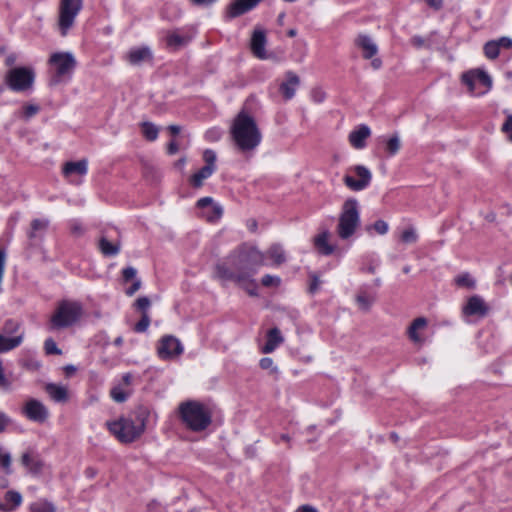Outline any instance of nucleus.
Listing matches in <instances>:
<instances>
[{
  "label": "nucleus",
  "instance_id": "obj_1",
  "mask_svg": "<svg viewBox=\"0 0 512 512\" xmlns=\"http://www.w3.org/2000/svg\"><path fill=\"white\" fill-rule=\"evenodd\" d=\"M264 265V255L254 247L243 245L226 262L215 266V277L235 283L252 284V277Z\"/></svg>",
  "mask_w": 512,
  "mask_h": 512
},
{
  "label": "nucleus",
  "instance_id": "obj_2",
  "mask_svg": "<svg viewBox=\"0 0 512 512\" xmlns=\"http://www.w3.org/2000/svg\"><path fill=\"white\" fill-rule=\"evenodd\" d=\"M230 136L235 148L243 154L253 152L262 139L255 119L244 110L240 111L233 119Z\"/></svg>",
  "mask_w": 512,
  "mask_h": 512
},
{
  "label": "nucleus",
  "instance_id": "obj_3",
  "mask_svg": "<svg viewBox=\"0 0 512 512\" xmlns=\"http://www.w3.org/2000/svg\"><path fill=\"white\" fill-rule=\"evenodd\" d=\"M179 413L186 426L195 432L205 430L211 424V413L198 401H186L179 405Z\"/></svg>",
  "mask_w": 512,
  "mask_h": 512
},
{
  "label": "nucleus",
  "instance_id": "obj_4",
  "mask_svg": "<svg viewBox=\"0 0 512 512\" xmlns=\"http://www.w3.org/2000/svg\"><path fill=\"white\" fill-rule=\"evenodd\" d=\"M83 308L79 302L62 300L50 318L49 328L58 330L69 327L82 316Z\"/></svg>",
  "mask_w": 512,
  "mask_h": 512
},
{
  "label": "nucleus",
  "instance_id": "obj_5",
  "mask_svg": "<svg viewBox=\"0 0 512 512\" xmlns=\"http://www.w3.org/2000/svg\"><path fill=\"white\" fill-rule=\"evenodd\" d=\"M35 79L34 70L30 67H14L4 77L5 85L15 92H23L32 88Z\"/></svg>",
  "mask_w": 512,
  "mask_h": 512
},
{
  "label": "nucleus",
  "instance_id": "obj_6",
  "mask_svg": "<svg viewBox=\"0 0 512 512\" xmlns=\"http://www.w3.org/2000/svg\"><path fill=\"white\" fill-rule=\"evenodd\" d=\"M107 427L122 443H132L142 435L141 429L137 428L131 418L120 417L116 421L107 422Z\"/></svg>",
  "mask_w": 512,
  "mask_h": 512
},
{
  "label": "nucleus",
  "instance_id": "obj_7",
  "mask_svg": "<svg viewBox=\"0 0 512 512\" xmlns=\"http://www.w3.org/2000/svg\"><path fill=\"white\" fill-rule=\"evenodd\" d=\"M83 0H61L59 5L58 26L62 36L73 26L74 20L82 9Z\"/></svg>",
  "mask_w": 512,
  "mask_h": 512
},
{
  "label": "nucleus",
  "instance_id": "obj_8",
  "mask_svg": "<svg viewBox=\"0 0 512 512\" xmlns=\"http://www.w3.org/2000/svg\"><path fill=\"white\" fill-rule=\"evenodd\" d=\"M49 63L55 67V76L51 80L52 84H58L62 77H70L76 67V60L69 52L52 54Z\"/></svg>",
  "mask_w": 512,
  "mask_h": 512
},
{
  "label": "nucleus",
  "instance_id": "obj_9",
  "mask_svg": "<svg viewBox=\"0 0 512 512\" xmlns=\"http://www.w3.org/2000/svg\"><path fill=\"white\" fill-rule=\"evenodd\" d=\"M349 172L357 177L356 179L349 173L344 176L343 181L349 189L361 191L368 187L372 179V174L368 168L363 165H355L349 169Z\"/></svg>",
  "mask_w": 512,
  "mask_h": 512
},
{
  "label": "nucleus",
  "instance_id": "obj_10",
  "mask_svg": "<svg viewBox=\"0 0 512 512\" xmlns=\"http://www.w3.org/2000/svg\"><path fill=\"white\" fill-rule=\"evenodd\" d=\"M461 81L464 85L468 87V91L470 94H475V83L478 81L481 85L485 87V90L479 92L478 95H483L488 92L492 87V79L488 75L486 71L480 68L471 69L469 71L464 72L461 75Z\"/></svg>",
  "mask_w": 512,
  "mask_h": 512
},
{
  "label": "nucleus",
  "instance_id": "obj_11",
  "mask_svg": "<svg viewBox=\"0 0 512 512\" xmlns=\"http://www.w3.org/2000/svg\"><path fill=\"white\" fill-rule=\"evenodd\" d=\"M183 353V346L179 339L172 335L163 336L157 346V354L162 360L178 358Z\"/></svg>",
  "mask_w": 512,
  "mask_h": 512
},
{
  "label": "nucleus",
  "instance_id": "obj_12",
  "mask_svg": "<svg viewBox=\"0 0 512 512\" xmlns=\"http://www.w3.org/2000/svg\"><path fill=\"white\" fill-rule=\"evenodd\" d=\"M354 44L362 51V57L364 59H372L371 66L377 70L382 66V61L380 58H374V56L378 53V47L372 40V38L365 34H359L355 40Z\"/></svg>",
  "mask_w": 512,
  "mask_h": 512
},
{
  "label": "nucleus",
  "instance_id": "obj_13",
  "mask_svg": "<svg viewBox=\"0 0 512 512\" xmlns=\"http://www.w3.org/2000/svg\"><path fill=\"white\" fill-rule=\"evenodd\" d=\"M197 206L201 209L202 216L208 222L219 221L223 214L222 207L219 204L214 203L211 197L201 198L198 200Z\"/></svg>",
  "mask_w": 512,
  "mask_h": 512
},
{
  "label": "nucleus",
  "instance_id": "obj_14",
  "mask_svg": "<svg viewBox=\"0 0 512 512\" xmlns=\"http://www.w3.org/2000/svg\"><path fill=\"white\" fill-rule=\"evenodd\" d=\"M266 44V31L260 26L255 27L250 40V49L252 54L259 59H265L267 57L265 50Z\"/></svg>",
  "mask_w": 512,
  "mask_h": 512
},
{
  "label": "nucleus",
  "instance_id": "obj_15",
  "mask_svg": "<svg viewBox=\"0 0 512 512\" xmlns=\"http://www.w3.org/2000/svg\"><path fill=\"white\" fill-rule=\"evenodd\" d=\"M262 0H233L225 11L228 19L239 17L255 8Z\"/></svg>",
  "mask_w": 512,
  "mask_h": 512
},
{
  "label": "nucleus",
  "instance_id": "obj_16",
  "mask_svg": "<svg viewBox=\"0 0 512 512\" xmlns=\"http://www.w3.org/2000/svg\"><path fill=\"white\" fill-rule=\"evenodd\" d=\"M24 413L27 418L39 423L45 422L48 418V410L36 399H30L26 402Z\"/></svg>",
  "mask_w": 512,
  "mask_h": 512
},
{
  "label": "nucleus",
  "instance_id": "obj_17",
  "mask_svg": "<svg viewBox=\"0 0 512 512\" xmlns=\"http://www.w3.org/2000/svg\"><path fill=\"white\" fill-rule=\"evenodd\" d=\"M489 307L486 305L484 300L477 296H471L467 304L463 307L462 312L466 316L476 315L478 317H484L487 315Z\"/></svg>",
  "mask_w": 512,
  "mask_h": 512
},
{
  "label": "nucleus",
  "instance_id": "obj_18",
  "mask_svg": "<svg viewBox=\"0 0 512 512\" xmlns=\"http://www.w3.org/2000/svg\"><path fill=\"white\" fill-rule=\"evenodd\" d=\"M358 220V203L355 199H349L343 205L339 224H357Z\"/></svg>",
  "mask_w": 512,
  "mask_h": 512
},
{
  "label": "nucleus",
  "instance_id": "obj_19",
  "mask_svg": "<svg viewBox=\"0 0 512 512\" xmlns=\"http://www.w3.org/2000/svg\"><path fill=\"white\" fill-rule=\"evenodd\" d=\"M286 80L280 84L279 90L286 100L294 97L296 88L300 84V78L292 71L285 74Z\"/></svg>",
  "mask_w": 512,
  "mask_h": 512
},
{
  "label": "nucleus",
  "instance_id": "obj_20",
  "mask_svg": "<svg viewBox=\"0 0 512 512\" xmlns=\"http://www.w3.org/2000/svg\"><path fill=\"white\" fill-rule=\"evenodd\" d=\"M370 135V128L365 124H361L349 134V142L354 148L363 149Z\"/></svg>",
  "mask_w": 512,
  "mask_h": 512
},
{
  "label": "nucleus",
  "instance_id": "obj_21",
  "mask_svg": "<svg viewBox=\"0 0 512 512\" xmlns=\"http://www.w3.org/2000/svg\"><path fill=\"white\" fill-rule=\"evenodd\" d=\"M330 238L328 231H323L314 238V246L319 254L328 256L334 252L335 246L329 242Z\"/></svg>",
  "mask_w": 512,
  "mask_h": 512
},
{
  "label": "nucleus",
  "instance_id": "obj_22",
  "mask_svg": "<svg viewBox=\"0 0 512 512\" xmlns=\"http://www.w3.org/2000/svg\"><path fill=\"white\" fill-rule=\"evenodd\" d=\"M21 463L33 475H39L44 467V462L30 452H25L21 457Z\"/></svg>",
  "mask_w": 512,
  "mask_h": 512
},
{
  "label": "nucleus",
  "instance_id": "obj_23",
  "mask_svg": "<svg viewBox=\"0 0 512 512\" xmlns=\"http://www.w3.org/2000/svg\"><path fill=\"white\" fill-rule=\"evenodd\" d=\"M283 342L284 338L281 335L280 330L277 327H274L267 332V341L261 348V351L265 354L271 353Z\"/></svg>",
  "mask_w": 512,
  "mask_h": 512
},
{
  "label": "nucleus",
  "instance_id": "obj_24",
  "mask_svg": "<svg viewBox=\"0 0 512 512\" xmlns=\"http://www.w3.org/2000/svg\"><path fill=\"white\" fill-rule=\"evenodd\" d=\"M126 59L132 65H140L143 62L151 61L152 53L148 47H139L131 49L126 56Z\"/></svg>",
  "mask_w": 512,
  "mask_h": 512
},
{
  "label": "nucleus",
  "instance_id": "obj_25",
  "mask_svg": "<svg viewBox=\"0 0 512 512\" xmlns=\"http://www.w3.org/2000/svg\"><path fill=\"white\" fill-rule=\"evenodd\" d=\"M428 321L425 317H418L412 321L407 329L409 339L414 343H422L423 339L420 337L418 331L427 327Z\"/></svg>",
  "mask_w": 512,
  "mask_h": 512
},
{
  "label": "nucleus",
  "instance_id": "obj_26",
  "mask_svg": "<svg viewBox=\"0 0 512 512\" xmlns=\"http://www.w3.org/2000/svg\"><path fill=\"white\" fill-rule=\"evenodd\" d=\"M87 173V160L77 162H66L63 166V174L68 177L72 174L85 175Z\"/></svg>",
  "mask_w": 512,
  "mask_h": 512
},
{
  "label": "nucleus",
  "instance_id": "obj_27",
  "mask_svg": "<svg viewBox=\"0 0 512 512\" xmlns=\"http://www.w3.org/2000/svg\"><path fill=\"white\" fill-rule=\"evenodd\" d=\"M109 232L103 231L99 241V248L105 256L116 255L119 251V245L117 243H111L108 240Z\"/></svg>",
  "mask_w": 512,
  "mask_h": 512
},
{
  "label": "nucleus",
  "instance_id": "obj_28",
  "mask_svg": "<svg viewBox=\"0 0 512 512\" xmlns=\"http://www.w3.org/2000/svg\"><path fill=\"white\" fill-rule=\"evenodd\" d=\"M46 392L56 402H65L68 399L67 389L53 383H49L45 387Z\"/></svg>",
  "mask_w": 512,
  "mask_h": 512
},
{
  "label": "nucleus",
  "instance_id": "obj_29",
  "mask_svg": "<svg viewBox=\"0 0 512 512\" xmlns=\"http://www.w3.org/2000/svg\"><path fill=\"white\" fill-rule=\"evenodd\" d=\"M214 171L213 167L203 166L197 173L190 177L189 182L194 188H200L203 186L204 180L209 178Z\"/></svg>",
  "mask_w": 512,
  "mask_h": 512
},
{
  "label": "nucleus",
  "instance_id": "obj_30",
  "mask_svg": "<svg viewBox=\"0 0 512 512\" xmlns=\"http://www.w3.org/2000/svg\"><path fill=\"white\" fill-rule=\"evenodd\" d=\"M5 500L6 502L11 503L12 505L8 506L5 503H0V511L10 512L21 504L22 497L20 493L11 490L5 494Z\"/></svg>",
  "mask_w": 512,
  "mask_h": 512
},
{
  "label": "nucleus",
  "instance_id": "obj_31",
  "mask_svg": "<svg viewBox=\"0 0 512 512\" xmlns=\"http://www.w3.org/2000/svg\"><path fill=\"white\" fill-rule=\"evenodd\" d=\"M134 415H135L134 422H135L137 428L141 429V433H143L145 430V427H146V422L150 415V411L145 406H138L136 408V410L134 411Z\"/></svg>",
  "mask_w": 512,
  "mask_h": 512
},
{
  "label": "nucleus",
  "instance_id": "obj_32",
  "mask_svg": "<svg viewBox=\"0 0 512 512\" xmlns=\"http://www.w3.org/2000/svg\"><path fill=\"white\" fill-rule=\"evenodd\" d=\"M23 336L19 335L13 338H8L0 334V353L10 351L21 344Z\"/></svg>",
  "mask_w": 512,
  "mask_h": 512
},
{
  "label": "nucleus",
  "instance_id": "obj_33",
  "mask_svg": "<svg viewBox=\"0 0 512 512\" xmlns=\"http://www.w3.org/2000/svg\"><path fill=\"white\" fill-rule=\"evenodd\" d=\"M267 254L276 265H281L286 261L284 250L279 244L272 245Z\"/></svg>",
  "mask_w": 512,
  "mask_h": 512
},
{
  "label": "nucleus",
  "instance_id": "obj_34",
  "mask_svg": "<svg viewBox=\"0 0 512 512\" xmlns=\"http://www.w3.org/2000/svg\"><path fill=\"white\" fill-rule=\"evenodd\" d=\"M141 131L148 141H154L158 137L159 129L151 122L141 123Z\"/></svg>",
  "mask_w": 512,
  "mask_h": 512
},
{
  "label": "nucleus",
  "instance_id": "obj_35",
  "mask_svg": "<svg viewBox=\"0 0 512 512\" xmlns=\"http://www.w3.org/2000/svg\"><path fill=\"white\" fill-rule=\"evenodd\" d=\"M454 281L458 287H464L467 289H473L475 287V280L470 276L469 273L458 275Z\"/></svg>",
  "mask_w": 512,
  "mask_h": 512
},
{
  "label": "nucleus",
  "instance_id": "obj_36",
  "mask_svg": "<svg viewBox=\"0 0 512 512\" xmlns=\"http://www.w3.org/2000/svg\"><path fill=\"white\" fill-rule=\"evenodd\" d=\"M31 512H56L55 506L46 500L33 503L30 506Z\"/></svg>",
  "mask_w": 512,
  "mask_h": 512
},
{
  "label": "nucleus",
  "instance_id": "obj_37",
  "mask_svg": "<svg viewBox=\"0 0 512 512\" xmlns=\"http://www.w3.org/2000/svg\"><path fill=\"white\" fill-rule=\"evenodd\" d=\"M356 301L361 310L369 311L374 302V297L368 296L365 292H361L356 296Z\"/></svg>",
  "mask_w": 512,
  "mask_h": 512
},
{
  "label": "nucleus",
  "instance_id": "obj_38",
  "mask_svg": "<svg viewBox=\"0 0 512 512\" xmlns=\"http://www.w3.org/2000/svg\"><path fill=\"white\" fill-rule=\"evenodd\" d=\"M500 48L495 40L488 41L484 45V54L489 59H496L499 56Z\"/></svg>",
  "mask_w": 512,
  "mask_h": 512
},
{
  "label": "nucleus",
  "instance_id": "obj_39",
  "mask_svg": "<svg viewBox=\"0 0 512 512\" xmlns=\"http://www.w3.org/2000/svg\"><path fill=\"white\" fill-rule=\"evenodd\" d=\"M188 42V38L180 36L176 33H171L167 36V45L170 47L178 48L185 45Z\"/></svg>",
  "mask_w": 512,
  "mask_h": 512
},
{
  "label": "nucleus",
  "instance_id": "obj_40",
  "mask_svg": "<svg viewBox=\"0 0 512 512\" xmlns=\"http://www.w3.org/2000/svg\"><path fill=\"white\" fill-rule=\"evenodd\" d=\"M401 147L400 139L398 135H393L386 142V151L389 155H395Z\"/></svg>",
  "mask_w": 512,
  "mask_h": 512
},
{
  "label": "nucleus",
  "instance_id": "obj_41",
  "mask_svg": "<svg viewBox=\"0 0 512 512\" xmlns=\"http://www.w3.org/2000/svg\"><path fill=\"white\" fill-rule=\"evenodd\" d=\"M150 324V318L147 312L142 313L141 319L134 326V331L138 333L145 332Z\"/></svg>",
  "mask_w": 512,
  "mask_h": 512
},
{
  "label": "nucleus",
  "instance_id": "obj_42",
  "mask_svg": "<svg viewBox=\"0 0 512 512\" xmlns=\"http://www.w3.org/2000/svg\"><path fill=\"white\" fill-rule=\"evenodd\" d=\"M43 227L44 226H32L31 230L28 233V237L30 239V245L31 246H37L38 245V242L36 241V238H41Z\"/></svg>",
  "mask_w": 512,
  "mask_h": 512
},
{
  "label": "nucleus",
  "instance_id": "obj_43",
  "mask_svg": "<svg viewBox=\"0 0 512 512\" xmlns=\"http://www.w3.org/2000/svg\"><path fill=\"white\" fill-rule=\"evenodd\" d=\"M400 240L406 244L413 243L417 240V234L413 228H408L401 233Z\"/></svg>",
  "mask_w": 512,
  "mask_h": 512
},
{
  "label": "nucleus",
  "instance_id": "obj_44",
  "mask_svg": "<svg viewBox=\"0 0 512 512\" xmlns=\"http://www.w3.org/2000/svg\"><path fill=\"white\" fill-rule=\"evenodd\" d=\"M44 349H45L46 354H48V355L62 354V351L57 347L55 341L52 338H49L44 342Z\"/></svg>",
  "mask_w": 512,
  "mask_h": 512
},
{
  "label": "nucleus",
  "instance_id": "obj_45",
  "mask_svg": "<svg viewBox=\"0 0 512 512\" xmlns=\"http://www.w3.org/2000/svg\"><path fill=\"white\" fill-rule=\"evenodd\" d=\"M40 110V107L35 104H26L23 106L22 117L25 119H29L36 115Z\"/></svg>",
  "mask_w": 512,
  "mask_h": 512
},
{
  "label": "nucleus",
  "instance_id": "obj_46",
  "mask_svg": "<svg viewBox=\"0 0 512 512\" xmlns=\"http://www.w3.org/2000/svg\"><path fill=\"white\" fill-rule=\"evenodd\" d=\"M260 367L263 369V370H268L270 369V373L273 374V375H277L278 374V368L276 366L273 365V360L272 358H269V357H265V358H262L260 360V363H259Z\"/></svg>",
  "mask_w": 512,
  "mask_h": 512
},
{
  "label": "nucleus",
  "instance_id": "obj_47",
  "mask_svg": "<svg viewBox=\"0 0 512 512\" xmlns=\"http://www.w3.org/2000/svg\"><path fill=\"white\" fill-rule=\"evenodd\" d=\"M203 159L205 161L206 167H213V170L216 169L215 161H216V154L212 150H205L203 153Z\"/></svg>",
  "mask_w": 512,
  "mask_h": 512
},
{
  "label": "nucleus",
  "instance_id": "obj_48",
  "mask_svg": "<svg viewBox=\"0 0 512 512\" xmlns=\"http://www.w3.org/2000/svg\"><path fill=\"white\" fill-rule=\"evenodd\" d=\"M280 278L272 275H265L262 278V285L265 287H278L280 285Z\"/></svg>",
  "mask_w": 512,
  "mask_h": 512
},
{
  "label": "nucleus",
  "instance_id": "obj_49",
  "mask_svg": "<svg viewBox=\"0 0 512 512\" xmlns=\"http://www.w3.org/2000/svg\"><path fill=\"white\" fill-rule=\"evenodd\" d=\"M311 98L315 103H322L326 99V93L322 88L315 87L311 91Z\"/></svg>",
  "mask_w": 512,
  "mask_h": 512
},
{
  "label": "nucleus",
  "instance_id": "obj_50",
  "mask_svg": "<svg viewBox=\"0 0 512 512\" xmlns=\"http://www.w3.org/2000/svg\"><path fill=\"white\" fill-rule=\"evenodd\" d=\"M150 299L148 297H139L135 303L134 306L140 310L142 313L147 312V309L150 307Z\"/></svg>",
  "mask_w": 512,
  "mask_h": 512
},
{
  "label": "nucleus",
  "instance_id": "obj_51",
  "mask_svg": "<svg viewBox=\"0 0 512 512\" xmlns=\"http://www.w3.org/2000/svg\"><path fill=\"white\" fill-rule=\"evenodd\" d=\"M501 131L508 136L509 141L512 142V114H508L506 121L503 123Z\"/></svg>",
  "mask_w": 512,
  "mask_h": 512
},
{
  "label": "nucleus",
  "instance_id": "obj_52",
  "mask_svg": "<svg viewBox=\"0 0 512 512\" xmlns=\"http://www.w3.org/2000/svg\"><path fill=\"white\" fill-rule=\"evenodd\" d=\"M0 464L6 473H10L11 456L9 453H2L0 448Z\"/></svg>",
  "mask_w": 512,
  "mask_h": 512
},
{
  "label": "nucleus",
  "instance_id": "obj_53",
  "mask_svg": "<svg viewBox=\"0 0 512 512\" xmlns=\"http://www.w3.org/2000/svg\"><path fill=\"white\" fill-rule=\"evenodd\" d=\"M111 397L119 403L124 402L127 399V394L118 387H114L110 392Z\"/></svg>",
  "mask_w": 512,
  "mask_h": 512
},
{
  "label": "nucleus",
  "instance_id": "obj_54",
  "mask_svg": "<svg viewBox=\"0 0 512 512\" xmlns=\"http://www.w3.org/2000/svg\"><path fill=\"white\" fill-rule=\"evenodd\" d=\"M357 226H339V236L342 239H347L355 233Z\"/></svg>",
  "mask_w": 512,
  "mask_h": 512
},
{
  "label": "nucleus",
  "instance_id": "obj_55",
  "mask_svg": "<svg viewBox=\"0 0 512 512\" xmlns=\"http://www.w3.org/2000/svg\"><path fill=\"white\" fill-rule=\"evenodd\" d=\"M19 328V324L12 319L6 320L3 326V332L6 334H13Z\"/></svg>",
  "mask_w": 512,
  "mask_h": 512
},
{
  "label": "nucleus",
  "instance_id": "obj_56",
  "mask_svg": "<svg viewBox=\"0 0 512 512\" xmlns=\"http://www.w3.org/2000/svg\"><path fill=\"white\" fill-rule=\"evenodd\" d=\"M11 387V381L5 376L4 370L2 367V361L0 360V388L4 390H8Z\"/></svg>",
  "mask_w": 512,
  "mask_h": 512
},
{
  "label": "nucleus",
  "instance_id": "obj_57",
  "mask_svg": "<svg viewBox=\"0 0 512 512\" xmlns=\"http://www.w3.org/2000/svg\"><path fill=\"white\" fill-rule=\"evenodd\" d=\"M136 276V270L133 267H126L122 271V277L125 282L132 280Z\"/></svg>",
  "mask_w": 512,
  "mask_h": 512
},
{
  "label": "nucleus",
  "instance_id": "obj_58",
  "mask_svg": "<svg viewBox=\"0 0 512 512\" xmlns=\"http://www.w3.org/2000/svg\"><path fill=\"white\" fill-rule=\"evenodd\" d=\"M495 41L499 48L510 49L512 47V39L509 37H501Z\"/></svg>",
  "mask_w": 512,
  "mask_h": 512
},
{
  "label": "nucleus",
  "instance_id": "obj_59",
  "mask_svg": "<svg viewBox=\"0 0 512 512\" xmlns=\"http://www.w3.org/2000/svg\"><path fill=\"white\" fill-rule=\"evenodd\" d=\"M238 284L241 285L250 295H252V296L257 295V292H256L257 285L255 284V281L253 279H252V284H249L248 282L238 283Z\"/></svg>",
  "mask_w": 512,
  "mask_h": 512
},
{
  "label": "nucleus",
  "instance_id": "obj_60",
  "mask_svg": "<svg viewBox=\"0 0 512 512\" xmlns=\"http://www.w3.org/2000/svg\"><path fill=\"white\" fill-rule=\"evenodd\" d=\"M319 285H320L319 278L316 275H312L311 282H310L309 289H308L309 293L314 294L318 290Z\"/></svg>",
  "mask_w": 512,
  "mask_h": 512
},
{
  "label": "nucleus",
  "instance_id": "obj_61",
  "mask_svg": "<svg viewBox=\"0 0 512 512\" xmlns=\"http://www.w3.org/2000/svg\"><path fill=\"white\" fill-rule=\"evenodd\" d=\"M387 230H388V226H369L368 227V232L370 235L373 234V231L376 232L377 234L383 235L387 232Z\"/></svg>",
  "mask_w": 512,
  "mask_h": 512
},
{
  "label": "nucleus",
  "instance_id": "obj_62",
  "mask_svg": "<svg viewBox=\"0 0 512 512\" xmlns=\"http://www.w3.org/2000/svg\"><path fill=\"white\" fill-rule=\"evenodd\" d=\"M141 287V281L139 279L135 280L133 284L126 290V294L132 296L136 293Z\"/></svg>",
  "mask_w": 512,
  "mask_h": 512
},
{
  "label": "nucleus",
  "instance_id": "obj_63",
  "mask_svg": "<svg viewBox=\"0 0 512 512\" xmlns=\"http://www.w3.org/2000/svg\"><path fill=\"white\" fill-rule=\"evenodd\" d=\"M221 133L217 129H211L206 132V138L211 141H216L220 138Z\"/></svg>",
  "mask_w": 512,
  "mask_h": 512
},
{
  "label": "nucleus",
  "instance_id": "obj_64",
  "mask_svg": "<svg viewBox=\"0 0 512 512\" xmlns=\"http://www.w3.org/2000/svg\"><path fill=\"white\" fill-rule=\"evenodd\" d=\"M411 43L416 48H420V47H423V46L426 45L425 39L422 38L421 36H414V37H412Z\"/></svg>",
  "mask_w": 512,
  "mask_h": 512
}]
</instances>
